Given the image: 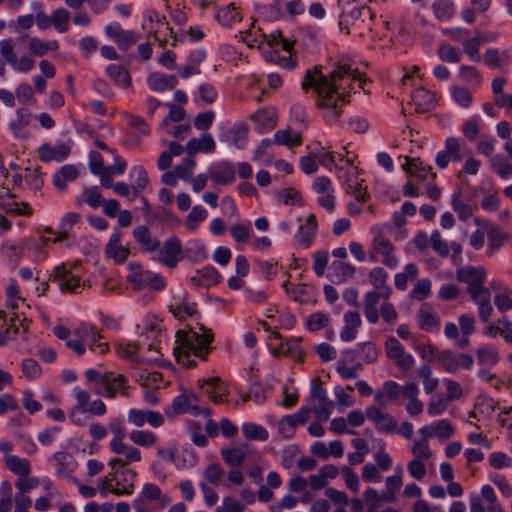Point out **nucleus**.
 <instances>
[{
	"label": "nucleus",
	"mask_w": 512,
	"mask_h": 512,
	"mask_svg": "<svg viewBox=\"0 0 512 512\" xmlns=\"http://www.w3.org/2000/svg\"><path fill=\"white\" fill-rule=\"evenodd\" d=\"M215 19L222 26L231 27L241 20V14L234 3H230L216 9Z\"/></svg>",
	"instance_id": "47"
},
{
	"label": "nucleus",
	"mask_w": 512,
	"mask_h": 512,
	"mask_svg": "<svg viewBox=\"0 0 512 512\" xmlns=\"http://www.w3.org/2000/svg\"><path fill=\"white\" fill-rule=\"evenodd\" d=\"M141 27L144 33L148 36H153L161 46L169 44L171 46L177 45L178 34L174 33L173 29L169 26L165 16L160 15L154 9H147L143 13Z\"/></svg>",
	"instance_id": "7"
},
{
	"label": "nucleus",
	"mask_w": 512,
	"mask_h": 512,
	"mask_svg": "<svg viewBox=\"0 0 512 512\" xmlns=\"http://www.w3.org/2000/svg\"><path fill=\"white\" fill-rule=\"evenodd\" d=\"M503 512L497 495L490 485L481 487L480 494L470 496V512Z\"/></svg>",
	"instance_id": "14"
},
{
	"label": "nucleus",
	"mask_w": 512,
	"mask_h": 512,
	"mask_svg": "<svg viewBox=\"0 0 512 512\" xmlns=\"http://www.w3.org/2000/svg\"><path fill=\"white\" fill-rule=\"evenodd\" d=\"M74 334L82 341L84 345H89L91 350H94L95 347H97L99 348L100 354H104L108 351L107 343L96 344V342L102 338V335L94 326L87 323H82L74 331Z\"/></svg>",
	"instance_id": "29"
},
{
	"label": "nucleus",
	"mask_w": 512,
	"mask_h": 512,
	"mask_svg": "<svg viewBox=\"0 0 512 512\" xmlns=\"http://www.w3.org/2000/svg\"><path fill=\"white\" fill-rule=\"evenodd\" d=\"M38 154L43 162L61 161L70 154V147L65 143H58L55 146L45 143L39 147Z\"/></svg>",
	"instance_id": "40"
},
{
	"label": "nucleus",
	"mask_w": 512,
	"mask_h": 512,
	"mask_svg": "<svg viewBox=\"0 0 512 512\" xmlns=\"http://www.w3.org/2000/svg\"><path fill=\"white\" fill-rule=\"evenodd\" d=\"M383 298L382 291H368L364 295V315L370 324H376L379 320L378 305Z\"/></svg>",
	"instance_id": "44"
},
{
	"label": "nucleus",
	"mask_w": 512,
	"mask_h": 512,
	"mask_svg": "<svg viewBox=\"0 0 512 512\" xmlns=\"http://www.w3.org/2000/svg\"><path fill=\"white\" fill-rule=\"evenodd\" d=\"M344 354L345 357H350V360H354L356 358L363 364L373 363L378 357V351L375 345L371 342L361 343L355 350H346L344 351Z\"/></svg>",
	"instance_id": "38"
},
{
	"label": "nucleus",
	"mask_w": 512,
	"mask_h": 512,
	"mask_svg": "<svg viewBox=\"0 0 512 512\" xmlns=\"http://www.w3.org/2000/svg\"><path fill=\"white\" fill-rule=\"evenodd\" d=\"M168 310L176 319L185 320L197 313V305L184 293L173 297L168 305Z\"/></svg>",
	"instance_id": "28"
},
{
	"label": "nucleus",
	"mask_w": 512,
	"mask_h": 512,
	"mask_svg": "<svg viewBox=\"0 0 512 512\" xmlns=\"http://www.w3.org/2000/svg\"><path fill=\"white\" fill-rule=\"evenodd\" d=\"M132 234L143 252L153 253L159 249L160 241L151 235L146 226L136 227Z\"/></svg>",
	"instance_id": "39"
},
{
	"label": "nucleus",
	"mask_w": 512,
	"mask_h": 512,
	"mask_svg": "<svg viewBox=\"0 0 512 512\" xmlns=\"http://www.w3.org/2000/svg\"><path fill=\"white\" fill-rule=\"evenodd\" d=\"M477 364L483 367H494L500 361L499 349L491 343L481 344L475 350Z\"/></svg>",
	"instance_id": "35"
},
{
	"label": "nucleus",
	"mask_w": 512,
	"mask_h": 512,
	"mask_svg": "<svg viewBox=\"0 0 512 512\" xmlns=\"http://www.w3.org/2000/svg\"><path fill=\"white\" fill-rule=\"evenodd\" d=\"M243 436L250 441H267L269 433L263 426L254 422H244L241 426Z\"/></svg>",
	"instance_id": "55"
},
{
	"label": "nucleus",
	"mask_w": 512,
	"mask_h": 512,
	"mask_svg": "<svg viewBox=\"0 0 512 512\" xmlns=\"http://www.w3.org/2000/svg\"><path fill=\"white\" fill-rule=\"evenodd\" d=\"M356 267L346 261H334L329 270V277L335 284H342L355 276Z\"/></svg>",
	"instance_id": "36"
},
{
	"label": "nucleus",
	"mask_w": 512,
	"mask_h": 512,
	"mask_svg": "<svg viewBox=\"0 0 512 512\" xmlns=\"http://www.w3.org/2000/svg\"><path fill=\"white\" fill-rule=\"evenodd\" d=\"M510 52L508 49L489 47L483 56L484 64L491 70H503L509 63Z\"/></svg>",
	"instance_id": "33"
},
{
	"label": "nucleus",
	"mask_w": 512,
	"mask_h": 512,
	"mask_svg": "<svg viewBox=\"0 0 512 512\" xmlns=\"http://www.w3.org/2000/svg\"><path fill=\"white\" fill-rule=\"evenodd\" d=\"M417 323L421 330L434 333L440 329V319L437 313L428 305L422 304L417 312Z\"/></svg>",
	"instance_id": "31"
},
{
	"label": "nucleus",
	"mask_w": 512,
	"mask_h": 512,
	"mask_svg": "<svg viewBox=\"0 0 512 512\" xmlns=\"http://www.w3.org/2000/svg\"><path fill=\"white\" fill-rule=\"evenodd\" d=\"M214 336L210 329L198 324V327L179 329L175 333L173 355L179 365L194 369L205 362L211 354Z\"/></svg>",
	"instance_id": "2"
},
{
	"label": "nucleus",
	"mask_w": 512,
	"mask_h": 512,
	"mask_svg": "<svg viewBox=\"0 0 512 512\" xmlns=\"http://www.w3.org/2000/svg\"><path fill=\"white\" fill-rule=\"evenodd\" d=\"M338 178L346 193L352 195L358 202H366L367 191L358 177V169L353 165V158H348L347 165L338 169Z\"/></svg>",
	"instance_id": "10"
},
{
	"label": "nucleus",
	"mask_w": 512,
	"mask_h": 512,
	"mask_svg": "<svg viewBox=\"0 0 512 512\" xmlns=\"http://www.w3.org/2000/svg\"><path fill=\"white\" fill-rule=\"evenodd\" d=\"M167 286L165 278L160 274L146 270L140 263L130 264V288L136 291L147 290L137 302L147 305L154 300L151 291L160 292Z\"/></svg>",
	"instance_id": "4"
},
{
	"label": "nucleus",
	"mask_w": 512,
	"mask_h": 512,
	"mask_svg": "<svg viewBox=\"0 0 512 512\" xmlns=\"http://www.w3.org/2000/svg\"><path fill=\"white\" fill-rule=\"evenodd\" d=\"M130 363V377L142 388L159 389L161 386L169 385V382H164L161 373L150 370L147 367H131Z\"/></svg>",
	"instance_id": "20"
},
{
	"label": "nucleus",
	"mask_w": 512,
	"mask_h": 512,
	"mask_svg": "<svg viewBox=\"0 0 512 512\" xmlns=\"http://www.w3.org/2000/svg\"><path fill=\"white\" fill-rule=\"evenodd\" d=\"M106 257L122 264L128 257V248L121 245V233H114L105 248Z\"/></svg>",
	"instance_id": "43"
},
{
	"label": "nucleus",
	"mask_w": 512,
	"mask_h": 512,
	"mask_svg": "<svg viewBox=\"0 0 512 512\" xmlns=\"http://www.w3.org/2000/svg\"><path fill=\"white\" fill-rule=\"evenodd\" d=\"M366 416L372 421L378 432L389 434L396 431L397 421L389 413L383 412L377 406H369L366 408Z\"/></svg>",
	"instance_id": "24"
},
{
	"label": "nucleus",
	"mask_w": 512,
	"mask_h": 512,
	"mask_svg": "<svg viewBox=\"0 0 512 512\" xmlns=\"http://www.w3.org/2000/svg\"><path fill=\"white\" fill-rule=\"evenodd\" d=\"M417 276L418 267L414 263H408L401 272L395 274V287L400 291H405L408 288V282L415 280Z\"/></svg>",
	"instance_id": "53"
},
{
	"label": "nucleus",
	"mask_w": 512,
	"mask_h": 512,
	"mask_svg": "<svg viewBox=\"0 0 512 512\" xmlns=\"http://www.w3.org/2000/svg\"><path fill=\"white\" fill-rule=\"evenodd\" d=\"M306 148L308 151L312 152L318 164H321L328 170H332L336 167V157L333 151L322 146L320 143L310 144Z\"/></svg>",
	"instance_id": "46"
},
{
	"label": "nucleus",
	"mask_w": 512,
	"mask_h": 512,
	"mask_svg": "<svg viewBox=\"0 0 512 512\" xmlns=\"http://www.w3.org/2000/svg\"><path fill=\"white\" fill-rule=\"evenodd\" d=\"M110 466L113 470L105 479L102 481L104 488L117 495L127 494V478L125 463L121 459H112Z\"/></svg>",
	"instance_id": "16"
},
{
	"label": "nucleus",
	"mask_w": 512,
	"mask_h": 512,
	"mask_svg": "<svg viewBox=\"0 0 512 512\" xmlns=\"http://www.w3.org/2000/svg\"><path fill=\"white\" fill-rule=\"evenodd\" d=\"M0 55L17 72L28 73L35 65V60L30 55L25 54L18 58L11 40L8 39L0 41Z\"/></svg>",
	"instance_id": "17"
},
{
	"label": "nucleus",
	"mask_w": 512,
	"mask_h": 512,
	"mask_svg": "<svg viewBox=\"0 0 512 512\" xmlns=\"http://www.w3.org/2000/svg\"><path fill=\"white\" fill-rule=\"evenodd\" d=\"M149 133L150 127L143 118L130 115V145L138 144L139 138Z\"/></svg>",
	"instance_id": "60"
},
{
	"label": "nucleus",
	"mask_w": 512,
	"mask_h": 512,
	"mask_svg": "<svg viewBox=\"0 0 512 512\" xmlns=\"http://www.w3.org/2000/svg\"><path fill=\"white\" fill-rule=\"evenodd\" d=\"M317 231L318 222L315 214H308L293 237L294 246L297 249H308L314 243Z\"/></svg>",
	"instance_id": "18"
},
{
	"label": "nucleus",
	"mask_w": 512,
	"mask_h": 512,
	"mask_svg": "<svg viewBox=\"0 0 512 512\" xmlns=\"http://www.w3.org/2000/svg\"><path fill=\"white\" fill-rule=\"evenodd\" d=\"M190 125L183 122L167 123V121H161L159 124V131L165 136L173 137L177 139H184L190 133Z\"/></svg>",
	"instance_id": "51"
},
{
	"label": "nucleus",
	"mask_w": 512,
	"mask_h": 512,
	"mask_svg": "<svg viewBox=\"0 0 512 512\" xmlns=\"http://www.w3.org/2000/svg\"><path fill=\"white\" fill-rule=\"evenodd\" d=\"M143 500L157 501V509L162 510L171 504V497L167 494H162L161 489L153 483H145L141 490V496Z\"/></svg>",
	"instance_id": "41"
},
{
	"label": "nucleus",
	"mask_w": 512,
	"mask_h": 512,
	"mask_svg": "<svg viewBox=\"0 0 512 512\" xmlns=\"http://www.w3.org/2000/svg\"><path fill=\"white\" fill-rule=\"evenodd\" d=\"M6 467L15 475L20 477L29 476L31 473L30 462L25 458L16 455H6L4 457Z\"/></svg>",
	"instance_id": "52"
},
{
	"label": "nucleus",
	"mask_w": 512,
	"mask_h": 512,
	"mask_svg": "<svg viewBox=\"0 0 512 512\" xmlns=\"http://www.w3.org/2000/svg\"><path fill=\"white\" fill-rule=\"evenodd\" d=\"M185 150L190 156L197 153L212 154L216 150V142L210 133H203L198 138H190Z\"/></svg>",
	"instance_id": "32"
},
{
	"label": "nucleus",
	"mask_w": 512,
	"mask_h": 512,
	"mask_svg": "<svg viewBox=\"0 0 512 512\" xmlns=\"http://www.w3.org/2000/svg\"><path fill=\"white\" fill-rule=\"evenodd\" d=\"M230 234L233 240L238 244L248 243L253 235L250 221L246 223L234 224L230 227Z\"/></svg>",
	"instance_id": "64"
},
{
	"label": "nucleus",
	"mask_w": 512,
	"mask_h": 512,
	"mask_svg": "<svg viewBox=\"0 0 512 512\" xmlns=\"http://www.w3.org/2000/svg\"><path fill=\"white\" fill-rule=\"evenodd\" d=\"M472 301L478 306V315L482 322H487L493 313L491 304V293L488 288H480L468 291Z\"/></svg>",
	"instance_id": "27"
},
{
	"label": "nucleus",
	"mask_w": 512,
	"mask_h": 512,
	"mask_svg": "<svg viewBox=\"0 0 512 512\" xmlns=\"http://www.w3.org/2000/svg\"><path fill=\"white\" fill-rule=\"evenodd\" d=\"M249 139V128L243 121L235 122L232 126L222 131L220 140L235 146L237 149H244Z\"/></svg>",
	"instance_id": "22"
},
{
	"label": "nucleus",
	"mask_w": 512,
	"mask_h": 512,
	"mask_svg": "<svg viewBox=\"0 0 512 512\" xmlns=\"http://www.w3.org/2000/svg\"><path fill=\"white\" fill-rule=\"evenodd\" d=\"M388 273L382 267H374L370 270L368 278L369 282L377 289L382 291L384 299L390 297L391 288L387 286Z\"/></svg>",
	"instance_id": "50"
},
{
	"label": "nucleus",
	"mask_w": 512,
	"mask_h": 512,
	"mask_svg": "<svg viewBox=\"0 0 512 512\" xmlns=\"http://www.w3.org/2000/svg\"><path fill=\"white\" fill-rule=\"evenodd\" d=\"M460 79L471 88H478L483 82L480 71L471 65H461L459 68Z\"/></svg>",
	"instance_id": "57"
},
{
	"label": "nucleus",
	"mask_w": 512,
	"mask_h": 512,
	"mask_svg": "<svg viewBox=\"0 0 512 512\" xmlns=\"http://www.w3.org/2000/svg\"><path fill=\"white\" fill-rule=\"evenodd\" d=\"M197 386L213 403L218 404L226 400L227 388L219 376L199 378Z\"/></svg>",
	"instance_id": "21"
},
{
	"label": "nucleus",
	"mask_w": 512,
	"mask_h": 512,
	"mask_svg": "<svg viewBox=\"0 0 512 512\" xmlns=\"http://www.w3.org/2000/svg\"><path fill=\"white\" fill-rule=\"evenodd\" d=\"M89 383L94 384L96 394L113 398L118 392L125 394L126 377L114 372L101 373L95 369H87L85 372Z\"/></svg>",
	"instance_id": "8"
},
{
	"label": "nucleus",
	"mask_w": 512,
	"mask_h": 512,
	"mask_svg": "<svg viewBox=\"0 0 512 512\" xmlns=\"http://www.w3.org/2000/svg\"><path fill=\"white\" fill-rule=\"evenodd\" d=\"M393 226L388 223L376 224L370 227L372 235L371 250L369 252L370 261H376L377 256H381V262L389 269H396L399 264V258L395 255V247L387 236L392 232Z\"/></svg>",
	"instance_id": "5"
},
{
	"label": "nucleus",
	"mask_w": 512,
	"mask_h": 512,
	"mask_svg": "<svg viewBox=\"0 0 512 512\" xmlns=\"http://www.w3.org/2000/svg\"><path fill=\"white\" fill-rule=\"evenodd\" d=\"M507 84L505 77H495L491 82V90L493 93V101L496 106L503 108L508 102V99L512 97V94H505L504 88Z\"/></svg>",
	"instance_id": "59"
},
{
	"label": "nucleus",
	"mask_w": 512,
	"mask_h": 512,
	"mask_svg": "<svg viewBox=\"0 0 512 512\" xmlns=\"http://www.w3.org/2000/svg\"><path fill=\"white\" fill-rule=\"evenodd\" d=\"M76 265L68 267L66 264L55 267L52 275L54 281H58L61 292L80 293L86 286L85 281L74 273Z\"/></svg>",
	"instance_id": "13"
},
{
	"label": "nucleus",
	"mask_w": 512,
	"mask_h": 512,
	"mask_svg": "<svg viewBox=\"0 0 512 512\" xmlns=\"http://www.w3.org/2000/svg\"><path fill=\"white\" fill-rule=\"evenodd\" d=\"M106 167L102 155L97 151H91L89 154L90 171L100 177V182L103 187L110 188L112 186V180L104 176L105 172H107Z\"/></svg>",
	"instance_id": "49"
},
{
	"label": "nucleus",
	"mask_w": 512,
	"mask_h": 512,
	"mask_svg": "<svg viewBox=\"0 0 512 512\" xmlns=\"http://www.w3.org/2000/svg\"><path fill=\"white\" fill-rule=\"evenodd\" d=\"M79 175V172L74 165H64L58 172L54 174L53 184L59 190H64L67 187L68 181H74Z\"/></svg>",
	"instance_id": "54"
},
{
	"label": "nucleus",
	"mask_w": 512,
	"mask_h": 512,
	"mask_svg": "<svg viewBox=\"0 0 512 512\" xmlns=\"http://www.w3.org/2000/svg\"><path fill=\"white\" fill-rule=\"evenodd\" d=\"M157 251L159 252V261L169 268L176 267L183 258L182 243L176 236L167 238Z\"/></svg>",
	"instance_id": "19"
},
{
	"label": "nucleus",
	"mask_w": 512,
	"mask_h": 512,
	"mask_svg": "<svg viewBox=\"0 0 512 512\" xmlns=\"http://www.w3.org/2000/svg\"><path fill=\"white\" fill-rule=\"evenodd\" d=\"M307 404L318 421H327L334 409V403L329 400L327 391L320 385L312 386Z\"/></svg>",
	"instance_id": "12"
},
{
	"label": "nucleus",
	"mask_w": 512,
	"mask_h": 512,
	"mask_svg": "<svg viewBox=\"0 0 512 512\" xmlns=\"http://www.w3.org/2000/svg\"><path fill=\"white\" fill-rule=\"evenodd\" d=\"M209 179L217 185H230L235 181V169L231 162L223 160L208 168Z\"/></svg>",
	"instance_id": "25"
},
{
	"label": "nucleus",
	"mask_w": 512,
	"mask_h": 512,
	"mask_svg": "<svg viewBox=\"0 0 512 512\" xmlns=\"http://www.w3.org/2000/svg\"><path fill=\"white\" fill-rule=\"evenodd\" d=\"M193 402H198V397L195 394H180L173 399L171 408L177 415L185 414L187 412L192 413V408L194 407Z\"/></svg>",
	"instance_id": "58"
},
{
	"label": "nucleus",
	"mask_w": 512,
	"mask_h": 512,
	"mask_svg": "<svg viewBox=\"0 0 512 512\" xmlns=\"http://www.w3.org/2000/svg\"><path fill=\"white\" fill-rule=\"evenodd\" d=\"M271 145H272V140H270L268 138L262 139L253 151V156H252L253 161L260 163V164H266V165H269L270 163H272L273 156L270 151Z\"/></svg>",
	"instance_id": "63"
},
{
	"label": "nucleus",
	"mask_w": 512,
	"mask_h": 512,
	"mask_svg": "<svg viewBox=\"0 0 512 512\" xmlns=\"http://www.w3.org/2000/svg\"><path fill=\"white\" fill-rule=\"evenodd\" d=\"M274 345L271 346L274 356H286L294 361H303L305 350L302 345V339L299 337H289L282 339L278 332L273 331Z\"/></svg>",
	"instance_id": "11"
},
{
	"label": "nucleus",
	"mask_w": 512,
	"mask_h": 512,
	"mask_svg": "<svg viewBox=\"0 0 512 512\" xmlns=\"http://www.w3.org/2000/svg\"><path fill=\"white\" fill-rule=\"evenodd\" d=\"M366 78L346 63L338 64L329 74L321 68L306 71L302 81L305 92L312 89L316 94V105L328 123L335 122L342 114L343 106L349 102L351 93L364 90Z\"/></svg>",
	"instance_id": "1"
},
{
	"label": "nucleus",
	"mask_w": 512,
	"mask_h": 512,
	"mask_svg": "<svg viewBox=\"0 0 512 512\" xmlns=\"http://www.w3.org/2000/svg\"><path fill=\"white\" fill-rule=\"evenodd\" d=\"M163 330L162 320L155 313H146L135 324V333L146 338L147 342L130 344V363L149 365L157 360L158 347L155 342Z\"/></svg>",
	"instance_id": "3"
},
{
	"label": "nucleus",
	"mask_w": 512,
	"mask_h": 512,
	"mask_svg": "<svg viewBox=\"0 0 512 512\" xmlns=\"http://www.w3.org/2000/svg\"><path fill=\"white\" fill-rule=\"evenodd\" d=\"M207 217V210L202 205H195L192 207L187 217L185 218V228L188 231L194 232L197 230L199 224L205 221Z\"/></svg>",
	"instance_id": "61"
},
{
	"label": "nucleus",
	"mask_w": 512,
	"mask_h": 512,
	"mask_svg": "<svg viewBox=\"0 0 512 512\" xmlns=\"http://www.w3.org/2000/svg\"><path fill=\"white\" fill-rule=\"evenodd\" d=\"M343 320L344 326L340 332V339L343 342H351L357 337L358 329L362 324L361 317L356 311H347Z\"/></svg>",
	"instance_id": "34"
},
{
	"label": "nucleus",
	"mask_w": 512,
	"mask_h": 512,
	"mask_svg": "<svg viewBox=\"0 0 512 512\" xmlns=\"http://www.w3.org/2000/svg\"><path fill=\"white\" fill-rule=\"evenodd\" d=\"M411 99L417 112L430 111L436 104L435 95L425 88H418L413 91Z\"/></svg>",
	"instance_id": "45"
},
{
	"label": "nucleus",
	"mask_w": 512,
	"mask_h": 512,
	"mask_svg": "<svg viewBox=\"0 0 512 512\" xmlns=\"http://www.w3.org/2000/svg\"><path fill=\"white\" fill-rule=\"evenodd\" d=\"M386 356L395 366L404 371H410L415 365V358L406 352L405 347L395 337H388L384 344Z\"/></svg>",
	"instance_id": "15"
},
{
	"label": "nucleus",
	"mask_w": 512,
	"mask_h": 512,
	"mask_svg": "<svg viewBox=\"0 0 512 512\" xmlns=\"http://www.w3.org/2000/svg\"><path fill=\"white\" fill-rule=\"evenodd\" d=\"M402 168L406 172L408 181L403 187V193L407 197L421 195V187L430 180L436 179V174L430 165L424 164L419 158L404 157Z\"/></svg>",
	"instance_id": "6"
},
{
	"label": "nucleus",
	"mask_w": 512,
	"mask_h": 512,
	"mask_svg": "<svg viewBox=\"0 0 512 512\" xmlns=\"http://www.w3.org/2000/svg\"><path fill=\"white\" fill-rule=\"evenodd\" d=\"M105 33L120 49H128V33L119 23H111L107 25L105 27Z\"/></svg>",
	"instance_id": "62"
},
{
	"label": "nucleus",
	"mask_w": 512,
	"mask_h": 512,
	"mask_svg": "<svg viewBox=\"0 0 512 512\" xmlns=\"http://www.w3.org/2000/svg\"><path fill=\"white\" fill-rule=\"evenodd\" d=\"M472 154L473 151L463 140L450 136L445 139L444 148L436 153L434 161L440 170H444L450 162H461L467 155Z\"/></svg>",
	"instance_id": "9"
},
{
	"label": "nucleus",
	"mask_w": 512,
	"mask_h": 512,
	"mask_svg": "<svg viewBox=\"0 0 512 512\" xmlns=\"http://www.w3.org/2000/svg\"><path fill=\"white\" fill-rule=\"evenodd\" d=\"M459 329L462 334L461 339L457 342L460 347H465L469 344L468 337L475 331V318L469 314H461L458 317Z\"/></svg>",
	"instance_id": "56"
},
{
	"label": "nucleus",
	"mask_w": 512,
	"mask_h": 512,
	"mask_svg": "<svg viewBox=\"0 0 512 512\" xmlns=\"http://www.w3.org/2000/svg\"><path fill=\"white\" fill-rule=\"evenodd\" d=\"M257 132L264 134L277 125V113L273 108H262L250 115Z\"/></svg>",
	"instance_id": "30"
},
{
	"label": "nucleus",
	"mask_w": 512,
	"mask_h": 512,
	"mask_svg": "<svg viewBox=\"0 0 512 512\" xmlns=\"http://www.w3.org/2000/svg\"><path fill=\"white\" fill-rule=\"evenodd\" d=\"M450 205L458 219L463 222L470 219L473 216L474 211L477 209L476 206H472L464 201L463 194L460 190L453 192L450 197Z\"/></svg>",
	"instance_id": "42"
},
{
	"label": "nucleus",
	"mask_w": 512,
	"mask_h": 512,
	"mask_svg": "<svg viewBox=\"0 0 512 512\" xmlns=\"http://www.w3.org/2000/svg\"><path fill=\"white\" fill-rule=\"evenodd\" d=\"M457 279L468 285L467 290L477 289L484 286L486 281L485 269L481 266H464L460 267L456 272Z\"/></svg>",
	"instance_id": "26"
},
{
	"label": "nucleus",
	"mask_w": 512,
	"mask_h": 512,
	"mask_svg": "<svg viewBox=\"0 0 512 512\" xmlns=\"http://www.w3.org/2000/svg\"><path fill=\"white\" fill-rule=\"evenodd\" d=\"M148 87L157 93H163L172 90L178 84L174 75H167L161 72H153L147 78Z\"/></svg>",
	"instance_id": "37"
},
{
	"label": "nucleus",
	"mask_w": 512,
	"mask_h": 512,
	"mask_svg": "<svg viewBox=\"0 0 512 512\" xmlns=\"http://www.w3.org/2000/svg\"><path fill=\"white\" fill-rule=\"evenodd\" d=\"M312 189L317 193V202L321 207L328 211L335 208L334 189L328 177H317L312 184Z\"/></svg>",
	"instance_id": "23"
},
{
	"label": "nucleus",
	"mask_w": 512,
	"mask_h": 512,
	"mask_svg": "<svg viewBox=\"0 0 512 512\" xmlns=\"http://www.w3.org/2000/svg\"><path fill=\"white\" fill-rule=\"evenodd\" d=\"M248 444L221 450V456L230 467H240L248 455Z\"/></svg>",
	"instance_id": "48"
}]
</instances>
